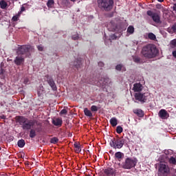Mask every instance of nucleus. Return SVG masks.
Wrapping results in <instances>:
<instances>
[{"mask_svg":"<svg viewBox=\"0 0 176 176\" xmlns=\"http://www.w3.org/2000/svg\"><path fill=\"white\" fill-rule=\"evenodd\" d=\"M16 121L20 124L23 130H30V138H35L36 137V131L32 127L35 126V124H37V126H41V122H38L37 120H28L24 116H18L16 117Z\"/></svg>","mask_w":176,"mask_h":176,"instance_id":"obj_1","label":"nucleus"},{"mask_svg":"<svg viewBox=\"0 0 176 176\" xmlns=\"http://www.w3.org/2000/svg\"><path fill=\"white\" fill-rule=\"evenodd\" d=\"M33 48L32 45H20L18 47L16 50L17 56L14 59V63L17 66H20L23 65L25 62V58L23 55H27V54L31 52Z\"/></svg>","mask_w":176,"mask_h":176,"instance_id":"obj_2","label":"nucleus"},{"mask_svg":"<svg viewBox=\"0 0 176 176\" xmlns=\"http://www.w3.org/2000/svg\"><path fill=\"white\" fill-rule=\"evenodd\" d=\"M141 54L144 58H152L158 55L159 50L155 44H146L142 48Z\"/></svg>","mask_w":176,"mask_h":176,"instance_id":"obj_3","label":"nucleus"},{"mask_svg":"<svg viewBox=\"0 0 176 176\" xmlns=\"http://www.w3.org/2000/svg\"><path fill=\"white\" fill-rule=\"evenodd\" d=\"M98 6L101 10L111 11L114 6V0H97Z\"/></svg>","mask_w":176,"mask_h":176,"instance_id":"obj_4","label":"nucleus"},{"mask_svg":"<svg viewBox=\"0 0 176 176\" xmlns=\"http://www.w3.org/2000/svg\"><path fill=\"white\" fill-rule=\"evenodd\" d=\"M126 139H124V136H120V138H117V139L113 138L110 142V145L114 149H121V148H123Z\"/></svg>","mask_w":176,"mask_h":176,"instance_id":"obj_5","label":"nucleus"},{"mask_svg":"<svg viewBox=\"0 0 176 176\" xmlns=\"http://www.w3.org/2000/svg\"><path fill=\"white\" fill-rule=\"evenodd\" d=\"M138 162V160L135 157L133 159H132L131 157H126L124 163H122V167L125 170H131V168H134V167L137 166Z\"/></svg>","mask_w":176,"mask_h":176,"instance_id":"obj_6","label":"nucleus"},{"mask_svg":"<svg viewBox=\"0 0 176 176\" xmlns=\"http://www.w3.org/2000/svg\"><path fill=\"white\" fill-rule=\"evenodd\" d=\"M158 173L160 175L168 176L170 174V168L165 163H160L158 166Z\"/></svg>","mask_w":176,"mask_h":176,"instance_id":"obj_7","label":"nucleus"},{"mask_svg":"<svg viewBox=\"0 0 176 176\" xmlns=\"http://www.w3.org/2000/svg\"><path fill=\"white\" fill-rule=\"evenodd\" d=\"M135 99L136 100H139L141 103H145L148 100V98H149L148 92H138V94H134Z\"/></svg>","mask_w":176,"mask_h":176,"instance_id":"obj_8","label":"nucleus"},{"mask_svg":"<svg viewBox=\"0 0 176 176\" xmlns=\"http://www.w3.org/2000/svg\"><path fill=\"white\" fill-rule=\"evenodd\" d=\"M146 14L147 15H148V16H151V18H152L153 21L155 22V23H162L160 15L157 12H153V11L148 10Z\"/></svg>","mask_w":176,"mask_h":176,"instance_id":"obj_9","label":"nucleus"},{"mask_svg":"<svg viewBox=\"0 0 176 176\" xmlns=\"http://www.w3.org/2000/svg\"><path fill=\"white\" fill-rule=\"evenodd\" d=\"M107 28L110 32H116L119 30L117 23H115V22L113 21L108 23Z\"/></svg>","mask_w":176,"mask_h":176,"instance_id":"obj_10","label":"nucleus"},{"mask_svg":"<svg viewBox=\"0 0 176 176\" xmlns=\"http://www.w3.org/2000/svg\"><path fill=\"white\" fill-rule=\"evenodd\" d=\"M106 176H116L117 171L114 168H108L104 170Z\"/></svg>","mask_w":176,"mask_h":176,"instance_id":"obj_11","label":"nucleus"},{"mask_svg":"<svg viewBox=\"0 0 176 176\" xmlns=\"http://www.w3.org/2000/svg\"><path fill=\"white\" fill-rule=\"evenodd\" d=\"M47 83L49 84V85H50V87H52V89L54 91H56L57 87H56V82H55L54 78H52V77H47Z\"/></svg>","mask_w":176,"mask_h":176,"instance_id":"obj_12","label":"nucleus"},{"mask_svg":"<svg viewBox=\"0 0 176 176\" xmlns=\"http://www.w3.org/2000/svg\"><path fill=\"white\" fill-rule=\"evenodd\" d=\"M142 84H141V82H135V84H133V89L135 94L142 91Z\"/></svg>","mask_w":176,"mask_h":176,"instance_id":"obj_13","label":"nucleus"},{"mask_svg":"<svg viewBox=\"0 0 176 176\" xmlns=\"http://www.w3.org/2000/svg\"><path fill=\"white\" fill-rule=\"evenodd\" d=\"M52 123L54 124V126H56V127H61L63 124V120L62 118H57L54 120H52Z\"/></svg>","mask_w":176,"mask_h":176,"instance_id":"obj_14","label":"nucleus"},{"mask_svg":"<svg viewBox=\"0 0 176 176\" xmlns=\"http://www.w3.org/2000/svg\"><path fill=\"white\" fill-rule=\"evenodd\" d=\"M159 116L161 118H167L168 117V113L165 109H161L159 111Z\"/></svg>","mask_w":176,"mask_h":176,"instance_id":"obj_15","label":"nucleus"},{"mask_svg":"<svg viewBox=\"0 0 176 176\" xmlns=\"http://www.w3.org/2000/svg\"><path fill=\"white\" fill-rule=\"evenodd\" d=\"M73 65L76 67V69H80L82 66V59L81 58H78L73 62Z\"/></svg>","mask_w":176,"mask_h":176,"instance_id":"obj_16","label":"nucleus"},{"mask_svg":"<svg viewBox=\"0 0 176 176\" xmlns=\"http://www.w3.org/2000/svg\"><path fill=\"white\" fill-rule=\"evenodd\" d=\"M74 151L76 153H80L82 151L80 143H78V142H75L74 143Z\"/></svg>","mask_w":176,"mask_h":176,"instance_id":"obj_17","label":"nucleus"},{"mask_svg":"<svg viewBox=\"0 0 176 176\" xmlns=\"http://www.w3.org/2000/svg\"><path fill=\"white\" fill-rule=\"evenodd\" d=\"M124 156V155L122 152H116L115 153V159H116L118 162H121Z\"/></svg>","mask_w":176,"mask_h":176,"instance_id":"obj_18","label":"nucleus"},{"mask_svg":"<svg viewBox=\"0 0 176 176\" xmlns=\"http://www.w3.org/2000/svg\"><path fill=\"white\" fill-rule=\"evenodd\" d=\"M133 111L138 117H144V111L142 109H135Z\"/></svg>","mask_w":176,"mask_h":176,"instance_id":"obj_19","label":"nucleus"},{"mask_svg":"<svg viewBox=\"0 0 176 176\" xmlns=\"http://www.w3.org/2000/svg\"><path fill=\"white\" fill-rule=\"evenodd\" d=\"M110 124H111L112 127H116V126H118V120L116 117H112L110 119Z\"/></svg>","mask_w":176,"mask_h":176,"instance_id":"obj_20","label":"nucleus"},{"mask_svg":"<svg viewBox=\"0 0 176 176\" xmlns=\"http://www.w3.org/2000/svg\"><path fill=\"white\" fill-rule=\"evenodd\" d=\"M17 145L19 148H24L25 145V140H24V139H19L17 142Z\"/></svg>","mask_w":176,"mask_h":176,"instance_id":"obj_21","label":"nucleus"},{"mask_svg":"<svg viewBox=\"0 0 176 176\" xmlns=\"http://www.w3.org/2000/svg\"><path fill=\"white\" fill-rule=\"evenodd\" d=\"M167 30L170 34L176 33V22L171 26V28H168Z\"/></svg>","mask_w":176,"mask_h":176,"instance_id":"obj_22","label":"nucleus"},{"mask_svg":"<svg viewBox=\"0 0 176 176\" xmlns=\"http://www.w3.org/2000/svg\"><path fill=\"white\" fill-rule=\"evenodd\" d=\"M8 6V4L7 1H6V0L0 1V6H1V8H2L3 10H5L6 8H7Z\"/></svg>","mask_w":176,"mask_h":176,"instance_id":"obj_23","label":"nucleus"},{"mask_svg":"<svg viewBox=\"0 0 176 176\" xmlns=\"http://www.w3.org/2000/svg\"><path fill=\"white\" fill-rule=\"evenodd\" d=\"M84 113L85 116H87L88 117H93V113H91V110H89L88 107H85V109H84Z\"/></svg>","mask_w":176,"mask_h":176,"instance_id":"obj_24","label":"nucleus"},{"mask_svg":"<svg viewBox=\"0 0 176 176\" xmlns=\"http://www.w3.org/2000/svg\"><path fill=\"white\" fill-rule=\"evenodd\" d=\"M133 59L135 63H144V60L140 56H133Z\"/></svg>","mask_w":176,"mask_h":176,"instance_id":"obj_25","label":"nucleus"},{"mask_svg":"<svg viewBox=\"0 0 176 176\" xmlns=\"http://www.w3.org/2000/svg\"><path fill=\"white\" fill-rule=\"evenodd\" d=\"M55 4L54 0H48L47 3V6L48 8H53Z\"/></svg>","mask_w":176,"mask_h":176,"instance_id":"obj_26","label":"nucleus"},{"mask_svg":"<svg viewBox=\"0 0 176 176\" xmlns=\"http://www.w3.org/2000/svg\"><path fill=\"white\" fill-rule=\"evenodd\" d=\"M58 142H59L58 138H56V136H54V138H51L50 139L51 144H58Z\"/></svg>","mask_w":176,"mask_h":176,"instance_id":"obj_27","label":"nucleus"},{"mask_svg":"<svg viewBox=\"0 0 176 176\" xmlns=\"http://www.w3.org/2000/svg\"><path fill=\"white\" fill-rule=\"evenodd\" d=\"M19 16H20V12H19L18 14H16V15H14V16H12V21L16 22L17 21H19Z\"/></svg>","mask_w":176,"mask_h":176,"instance_id":"obj_28","label":"nucleus"},{"mask_svg":"<svg viewBox=\"0 0 176 176\" xmlns=\"http://www.w3.org/2000/svg\"><path fill=\"white\" fill-rule=\"evenodd\" d=\"M116 133H118V134H122V133H123V128L121 125H118L116 128Z\"/></svg>","mask_w":176,"mask_h":176,"instance_id":"obj_29","label":"nucleus"},{"mask_svg":"<svg viewBox=\"0 0 176 176\" xmlns=\"http://www.w3.org/2000/svg\"><path fill=\"white\" fill-rule=\"evenodd\" d=\"M127 32L130 34H133V33H134V26H129L127 29Z\"/></svg>","mask_w":176,"mask_h":176,"instance_id":"obj_30","label":"nucleus"},{"mask_svg":"<svg viewBox=\"0 0 176 176\" xmlns=\"http://www.w3.org/2000/svg\"><path fill=\"white\" fill-rule=\"evenodd\" d=\"M170 45L171 48H175L176 49V38H174L173 40H171L170 43Z\"/></svg>","mask_w":176,"mask_h":176,"instance_id":"obj_31","label":"nucleus"},{"mask_svg":"<svg viewBox=\"0 0 176 176\" xmlns=\"http://www.w3.org/2000/svg\"><path fill=\"white\" fill-rule=\"evenodd\" d=\"M148 36L151 40H155L156 38V36L154 33H148Z\"/></svg>","mask_w":176,"mask_h":176,"instance_id":"obj_32","label":"nucleus"},{"mask_svg":"<svg viewBox=\"0 0 176 176\" xmlns=\"http://www.w3.org/2000/svg\"><path fill=\"white\" fill-rule=\"evenodd\" d=\"M168 162L170 164H176V159L173 157H170Z\"/></svg>","mask_w":176,"mask_h":176,"instance_id":"obj_33","label":"nucleus"},{"mask_svg":"<svg viewBox=\"0 0 176 176\" xmlns=\"http://www.w3.org/2000/svg\"><path fill=\"white\" fill-rule=\"evenodd\" d=\"M91 111H98V107L96 104H92V106H91Z\"/></svg>","mask_w":176,"mask_h":176,"instance_id":"obj_34","label":"nucleus"},{"mask_svg":"<svg viewBox=\"0 0 176 176\" xmlns=\"http://www.w3.org/2000/svg\"><path fill=\"white\" fill-rule=\"evenodd\" d=\"M122 67H123V65H121V64L117 65L116 66V70H118L119 72L122 70Z\"/></svg>","mask_w":176,"mask_h":176,"instance_id":"obj_35","label":"nucleus"},{"mask_svg":"<svg viewBox=\"0 0 176 176\" xmlns=\"http://www.w3.org/2000/svg\"><path fill=\"white\" fill-rule=\"evenodd\" d=\"M6 70L5 69H3V67H2V64H1L0 66V74H4Z\"/></svg>","mask_w":176,"mask_h":176,"instance_id":"obj_36","label":"nucleus"},{"mask_svg":"<svg viewBox=\"0 0 176 176\" xmlns=\"http://www.w3.org/2000/svg\"><path fill=\"white\" fill-rule=\"evenodd\" d=\"M28 82H30V78H28V77H25L23 80V83L28 84Z\"/></svg>","mask_w":176,"mask_h":176,"instance_id":"obj_37","label":"nucleus"},{"mask_svg":"<svg viewBox=\"0 0 176 176\" xmlns=\"http://www.w3.org/2000/svg\"><path fill=\"white\" fill-rule=\"evenodd\" d=\"M60 114H67V110H66V109H63L60 111Z\"/></svg>","mask_w":176,"mask_h":176,"instance_id":"obj_38","label":"nucleus"},{"mask_svg":"<svg viewBox=\"0 0 176 176\" xmlns=\"http://www.w3.org/2000/svg\"><path fill=\"white\" fill-rule=\"evenodd\" d=\"M24 11H25V7L22 6V7L21 8V11L19 12V16H20L21 12H23Z\"/></svg>","mask_w":176,"mask_h":176,"instance_id":"obj_39","label":"nucleus"},{"mask_svg":"<svg viewBox=\"0 0 176 176\" xmlns=\"http://www.w3.org/2000/svg\"><path fill=\"white\" fill-rule=\"evenodd\" d=\"M72 38H73V40H78L79 36H78V34H77L76 36L74 35V36H72Z\"/></svg>","mask_w":176,"mask_h":176,"instance_id":"obj_40","label":"nucleus"},{"mask_svg":"<svg viewBox=\"0 0 176 176\" xmlns=\"http://www.w3.org/2000/svg\"><path fill=\"white\" fill-rule=\"evenodd\" d=\"M37 48H38V51H43V50H44L43 45H37Z\"/></svg>","mask_w":176,"mask_h":176,"instance_id":"obj_41","label":"nucleus"},{"mask_svg":"<svg viewBox=\"0 0 176 176\" xmlns=\"http://www.w3.org/2000/svg\"><path fill=\"white\" fill-rule=\"evenodd\" d=\"M98 66H100L101 67H102L103 66H104V62H98Z\"/></svg>","mask_w":176,"mask_h":176,"instance_id":"obj_42","label":"nucleus"},{"mask_svg":"<svg viewBox=\"0 0 176 176\" xmlns=\"http://www.w3.org/2000/svg\"><path fill=\"white\" fill-rule=\"evenodd\" d=\"M173 56L176 58V48L175 50V51H173Z\"/></svg>","mask_w":176,"mask_h":176,"instance_id":"obj_43","label":"nucleus"},{"mask_svg":"<svg viewBox=\"0 0 176 176\" xmlns=\"http://www.w3.org/2000/svg\"><path fill=\"white\" fill-rule=\"evenodd\" d=\"M173 10L176 12V3L173 5Z\"/></svg>","mask_w":176,"mask_h":176,"instance_id":"obj_44","label":"nucleus"},{"mask_svg":"<svg viewBox=\"0 0 176 176\" xmlns=\"http://www.w3.org/2000/svg\"><path fill=\"white\" fill-rule=\"evenodd\" d=\"M111 38H116L117 37L116 36L115 34H113V36H111Z\"/></svg>","mask_w":176,"mask_h":176,"instance_id":"obj_45","label":"nucleus"},{"mask_svg":"<svg viewBox=\"0 0 176 176\" xmlns=\"http://www.w3.org/2000/svg\"><path fill=\"white\" fill-rule=\"evenodd\" d=\"M38 96H40V95H41V91H38Z\"/></svg>","mask_w":176,"mask_h":176,"instance_id":"obj_46","label":"nucleus"},{"mask_svg":"<svg viewBox=\"0 0 176 176\" xmlns=\"http://www.w3.org/2000/svg\"><path fill=\"white\" fill-rule=\"evenodd\" d=\"M164 0H157L160 3H162Z\"/></svg>","mask_w":176,"mask_h":176,"instance_id":"obj_47","label":"nucleus"},{"mask_svg":"<svg viewBox=\"0 0 176 176\" xmlns=\"http://www.w3.org/2000/svg\"><path fill=\"white\" fill-rule=\"evenodd\" d=\"M96 83V81H94V80L92 81H91V84H94Z\"/></svg>","mask_w":176,"mask_h":176,"instance_id":"obj_48","label":"nucleus"},{"mask_svg":"<svg viewBox=\"0 0 176 176\" xmlns=\"http://www.w3.org/2000/svg\"><path fill=\"white\" fill-rule=\"evenodd\" d=\"M40 89H41L42 91H43L44 88L43 86L40 87Z\"/></svg>","mask_w":176,"mask_h":176,"instance_id":"obj_49","label":"nucleus"},{"mask_svg":"<svg viewBox=\"0 0 176 176\" xmlns=\"http://www.w3.org/2000/svg\"><path fill=\"white\" fill-rule=\"evenodd\" d=\"M113 14L114 12H111V14H110V16H113Z\"/></svg>","mask_w":176,"mask_h":176,"instance_id":"obj_50","label":"nucleus"},{"mask_svg":"<svg viewBox=\"0 0 176 176\" xmlns=\"http://www.w3.org/2000/svg\"><path fill=\"white\" fill-rule=\"evenodd\" d=\"M39 131H40V129H37V133H39Z\"/></svg>","mask_w":176,"mask_h":176,"instance_id":"obj_51","label":"nucleus"},{"mask_svg":"<svg viewBox=\"0 0 176 176\" xmlns=\"http://www.w3.org/2000/svg\"><path fill=\"white\" fill-rule=\"evenodd\" d=\"M165 157H168V155H165Z\"/></svg>","mask_w":176,"mask_h":176,"instance_id":"obj_52","label":"nucleus"},{"mask_svg":"<svg viewBox=\"0 0 176 176\" xmlns=\"http://www.w3.org/2000/svg\"><path fill=\"white\" fill-rule=\"evenodd\" d=\"M71 1H76V0H71Z\"/></svg>","mask_w":176,"mask_h":176,"instance_id":"obj_53","label":"nucleus"},{"mask_svg":"<svg viewBox=\"0 0 176 176\" xmlns=\"http://www.w3.org/2000/svg\"><path fill=\"white\" fill-rule=\"evenodd\" d=\"M2 148H1V146H0V151H1Z\"/></svg>","mask_w":176,"mask_h":176,"instance_id":"obj_54","label":"nucleus"},{"mask_svg":"<svg viewBox=\"0 0 176 176\" xmlns=\"http://www.w3.org/2000/svg\"><path fill=\"white\" fill-rule=\"evenodd\" d=\"M102 86L104 87V84H102Z\"/></svg>","mask_w":176,"mask_h":176,"instance_id":"obj_55","label":"nucleus"},{"mask_svg":"<svg viewBox=\"0 0 176 176\" xmlns=\"http://www.w3.org/2000/svg\"><path fill=\"white\" fill-rule=\"evenodd\" d=\"M1 14V12L0 11V15Z\"/></svg>","mask_w":176,"mask_h":176,"instance_id":"obj_56","label":"nucleus"},{"mask_svg":"<svg viewBox=\"0 0 176 176\" xmlns=\"http://www.w3.org/2000/svg\"><path fill=\"white\" fill-rule=\"evenodd\" d=\"M15 1H17V0H15Z\"/></svg>","mask_w":176,"mask_h":176,"instance_id":"obj_57","label":"nucleus"},{"mask_svg":"<svg viewBox=\"0 0 176 176\" xmlns=\"http://www.w3.org/2000/svg\"><path fill=\"white\" fill-rule=\"evenodd\" d=\"M3 118H4V116H3Z\"/></svg>","mask_w":176,"mask_h":176,"instance_id":"obj_58","label":"nucleus"},{"mask_svg":"<svg viewBox=\"0 0 176 176\" xmlns=\"http://www.w3.org/2000/svg\"><path fill=\"white\" fill-rule=\"evenodd\" d=\"M6 176H10V175H6Z\"/></svg>","mask_w":176,"mask_h":176,"instance_id":"obj_59","label":"nucleus"},{"mask_svg":"<svg viewBox=\"0 0 176 176\" xmlns=\"http://www.w3.org/2000/svg\"><path fill=\"white\" fill-rule=\"evenodd\" d=\"M173 176H176V175H173Z\"/></svg>","mask_w":176,"mask_h":176,"instance_id":"obj_60","label":"nucleus"}]
</instances>
